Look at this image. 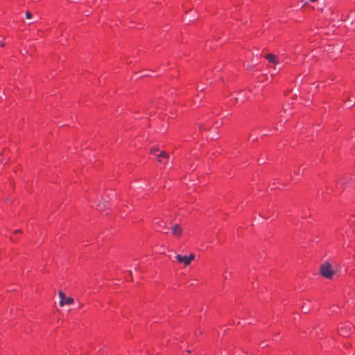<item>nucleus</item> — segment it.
I'll list each match as a JSON object with an SVG mask.
<instances>
[{
	"label": "nucleus",
	"instance_id": "f257e3e1",
	"mask_svg": "<svg viewBox=\"0 0 355 355\" xmlns=\"http://www.w3.org/2000/svg\"><path fill=\"white\" fill-rule=\"evenodd\" d=\"M320 273L322 277L330 279L333 278L335 271L329 262H324L320 266Z\"/></svg>",
	"mask_w": 355,
	"mask_h": 355
},
{
	"label": "nucleus",
	"instance_id": "f03ea898",
	"mask_svg": "<svg viewBox=\"0 0 355 355\" xmlns=\"http://www.w3.org/2000/svg\"><path fill=\"white\" fill-rule=\"evenodd\" d=\"M59 297V305L61 307L64 306L65 305H71L74 303V300L73 297L67 296L62 291H59L58 292Z\"/></svg>",
	"mask_w": 355,
	"mask_h": 355
},
{
	"label": "nucleus",
	"instance_id": "7ed1b4c3",
	"mask_svg": "<svg viewBox=\"0 0 355 355\" xmlns=\"http://www.w3.org/2000/svg\"><path fill=\"white\" fill-rule=\"evenodd\" d=\"M352 325L350 323H347L341 325L338 328V333L343 337H348L352 333Z\"/></svg>",
	"mask_w": 355,
	"mask_h": 355
},
{
	"label": "nucleus",
	"instance_id": "20e7f679",
	"mask_svg": "<svg viewBox=\"0 0 355 355\" xmlns=\"http://www.w3.org/2000/svg\"><path fill=\"white\" fill-rule=\"evenodd\" d=\"M175 259L179 263H184L185 266H189L191 262L194 260L195 256L193 254H191L188 257L178 254L175 257Z\"/></svg>",
	"mask_w": 355,
	"mask_h": 355
},
{
	"label": "nucleus",
	"instance_id": "39448f33",
	"mask_svg": "<svg viewBox=\"0 0 355 355\" xmlns=\"http://www.w3.org/2000/svg\"><path fill=\"white\" fill-rule=\"evenodd\" d=\"M171 231L174 236L179 237L181 236L182 230L180 225L175 224L171 227Z\"/></svg>",
	"mask_w": 355,
	"mask_h": 355
},
{
	"label": "nucleus",
	"instance_id": "423d86ee",
	"mask_svg": "<svg viewBox=\"0 0 355 355\" xmlns=\"http://www.w3.org/2000/svg\"><path fill=\"white\" fill-rule=\"evenodd\" d=\"M159 162L164 163V159H168L169 158V155L166 151H161L159 153L156 155Z\"/></svg>",
	"mask_w": 355,
	"mask_h": 355
},
{
	"label": "nucleus",
	"instance_id": "0eeeda50",
	"mask_svg": "<svg viewBox=\"0 0 355 355\" xmlns=\"http://www.w3.org/2000/svg\"><path fill=\"white\" fill-rule=\"evenodd\" d=\"M265 58L269 62H271V63H273V64H278L279 63V59L274 54H271V53L267 54V55H265Z\"/></svg>",
	"mask_w": 355,
	"mask_h": 355
},
{
	"label": "nucleus",
	"instance_id": "6e6552de",
	"mask_svg": "<svg viewBox=\"0 0 355 355\" xmlns=\"http://www.w3.org/2000/svg\"><path fill=\"white\" fill-rule=\"evenodd\" d=\"M156 225H157L159 227L162 228L164 232V233H167V230H168V227L166 225V224L163 221H157L155 223Z\"/></svg>",
	"mask_w": 355,
	"mask_h": 355
},
{
	"label": "nucleus",
	"instance_id": "1a4fd4ad",
	"mask_svg": "<svg viewBox=\"0 0 355 355\" xmlns=\"http://www.w3.org/2000/svg\"><path fill=\"white\" fill-rule=\"evenodd\" d=\"M157 152H159V149L157 148H152L150 151L151 154L155 155V156L157 155Z\"/></svg>",
	"mask_w": 355,
	"mask_h": 355
},
{
	"label": "nucleus",
	"instance_id": "9d476101",
	"mask_svg": "<svg viewBox=\"0 0 355 355\" xmlns=\"http://www.w3.org/2000/svg\"><path fill=\"white\" fill-rule=\"evenodd\" d=\"M85 308V304L83 303H78V305L75 307L76 309H80Z\"/></svg>",
	"mask_w": 355,
	"mask_h": 355
},
{
	"label": "nucleus",
	"instance_id": "9b49d317",
	"mask_svg": "<svg viewBox=\"0 0 355 355\" xmlns=\"http://www.w3.org/2000/svg\"><path fill=\"white\" fill-rule=\"evenodd\" d=\"M26 19H31V18H32V14H31V12H28H28H26Z\"/></svg>",
	"mask_w": 355,
	"mask_h": 355
},
{
	"label": "nucleus",
	"instance_id": "f8f14e48",
	"mask_svg": "<svg viewBox=\"0 0 355 355\" xmlns=\"http://www.w3.org/2000/svg\"><path fill=\"white\" fill-rule=\"evenodd\" d=\"M21 232H22V231L21 230H17L15 231V234L16 233H21Z\"/></svg>",
	"mask_w": 355,
	"mask_h": 355
},
{
	"label": "nucleus",
	"instance_id": "ddd939ff",
	"mask_svg": "<svg viewBox=\"0 0 355 355\" xmlns=\"http://www.w3.org/2000/svg\"><path fill=\"white\" fill-rule=\"evenodd\" d=\"M197 89L200 90V91H202V90H203V88H202V87H197Z\"/></svg>",
	"mask_w": 355,
	"mask_h": 355
},
{
	"label": "nucleus",
	"instance_id": "4468645a",
	"mask_svg": "<svg viewBox=\"0 0 355 355\" xmlns=\"http://www.w3.org/2000/svg\"><path fill=\"white\" fill-rule=\"evenodd\" d=\"M197 89L200 90V91H202V90H203V88H202V87H197Z\"/></svg>",
	"mask_w": 355,
	"mask_h": 355
},
{
	"label": "nucleus",
	"instance_id": "2eb2a0df",
	"mask_svg": "<svg viewBox=\"0 0 355 355\" xmlns=\"http://www.w3.org/2000/svg\"><path fill=\"white\" fill-rule=\"evenodd\" d=\"M0 46H5V43H4V42H1V43L0 44Z\"/></svg>",
	"mask_w": 355,
	"mask_h": 355
},
{
	"label": "nucleus",
	"instance_id": "dca6fc26",
	"mask_svg": "<svg viewBox=\"0 0 355 355\" xmlns=\"http://www.w3.org/2000/svg\"><path fill=\"white\" fill-rule=\"evenodd\" d=\"M10 240L13 242H15V240L14 239V238H12V236L10 237Z\"/></svg>",
	"mask_w": 355,
	"mask_h": 355
},
{
	"label": "nucleus",
	"instance_id": "f3484780",
	"mask_svg": "<svg viewBox=\"0 0 355 355\" xmlns=\"http://www.w3.org/2000/svg\"><path fill=\"white\" fill-rule=\"evenodd\" d=\"M354 105V103L350 104V105H349V107H352V106H353Z\"/></svg>",
	"mask_w": 355,
	"mask_h": 355
}]
</instances>
